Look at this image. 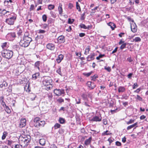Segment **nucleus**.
I'll return each instance as SVG.
<instances>
[{
	"label": "nucleus",
	"instance_id": "obj_48",
	"mask_svg": "<svg viewBox=\"0 0 148 148\" xmlns=\"http://www.w3.org/2000/svg\"><path fill=\"white\" fill-rule=\"evenodd\" d=\"M6 133L5 132H4L3 133V135L2 137V140H4L6 136Z\"/></svg>",
	"mask_w": 148,
	"mask_h": 148
},
{
	"label": "nucleus",
	"instance_id": "obj_34",
	"mask_svg": "<svg viewBox=\"0 0 148 148\" xmlns=\"http://www.w3.org/2000/svg\"><path fill=\"white\" fill-rule=\"evenodd\" d=\"M76 9L77 10H78L79 11V12L81 11V8H80V6L78 2H76Z\"/></svg>",
	"mask_w": 148,
	"mask_h": 148
},
{
	"label": "nucleus",
	"instance_id": "obj_58",
	"mask_svg": "<svg viewBox=\"0 0 148 148\" xmlns=\"http://www.w3.org/2000/svg\"><path fill=\"white\" fill-rule=\"evenodd\" d=\"M58 101L59 103H62V102H64V100L63 99H62L61 98L59 99L58 100Z\"/></svg>",
	"mask_w": 148,
	"mask_h": 148
},
{
	"label": "nucleus",
	"instance_id": "obj_12",
	"mask_svg": "<svg viewBox=\"0 0 148 148\" xmlns=\"http://www.w3.org/2000/svg\"><path fill=\"white\" fill-rule=\"evenodd\" d=\"M45 124V121H40L39 123L35 125V127H37L40 126L43 127Z\"/></svg>",
	"mask_w": 148,
	"mask_h": 148
},
{
	"label": "nucleus",
	"instance_id": "obj_18",
	"mask_svg": "<svg viewBox=\"0 0 148 148\" xmlns=\"http://www.w3.org/2000/svg\"><path fill=\"white\" fill-rule=\"evenodd\" d=\"M8 86L7 83L5 82H3L0 85V87L1 88H5Z\"/></svg>",
	"mask_w": 148,
	"mask_h": 148
},
{
	"label": "nucleus",
	"instance_id": "obj_24",
	"mask_svg": "<svg viewBox=\"0 0 148 148\" xmlns=\"http://www.w3.org/2000/svg\"><path fill=\"white\" fill-rule=\"evenodd\" d=\"M39 118H36L34 120V122L35 123L34 124V126H35V125L38 124L40 121Z\"/></svg>",
	"mask_w": 148,
	"mask_h": 148
},
{
	"label": "nucleus",
	"instance_id": "obj_61",
	"mask_svg": "<svg viewBox=\"0 0 148 148\" xmlns=\"http://www.w3.org/2000/svg\"><path fill=\"white\" fill-rule=\"evenodd\" d=\"M87 96H88L89 97L91 98L92 97V94L90 92H88L87 94Z\"/></svg>",
	"mask_w": 148,
	"mask_h": 148
},
{
	"label": "nucleus",
	"instance_id": "obj_16",
	"mask_svg": "<svg viewBox=\"0 0 148 148\" xmlns=\"http://www.w3.org/2000/svg\"><path fill=\"white\" fill-rule=\"evenodd\" d=\"M92 138V137H90L88 139L86 140L84 142V144L86 145H89L91 141Z\"/></svg>",
	"mask_w": 148,
	"mask_h": 148
},
{
	"label": "nucleus",
	"instance_id": "obj_59",
	"mask_svg": "<svg viewBox=\"0 0 148 148\" xmlns=\"http://www.w3.org/2000/svg\"><path fill=\"white\" fill-rule=\"evenodd\" d=\"M115 144L116 145L118 146H119L121 145V143L120 142L118 141L116 142L115 143Z\"/></svg>",
	"mask_w": 148,
	"mask_h": 148
},
{
	"label": "nucleus",
	"instance_id": "obj_37",
	"mask_svg": "<svg viewBox=\"0 0 148 148\" xmlns=\"http://www.w3.org/2000/svg\"><path fill=\"white\" fill-rule=\"evenodd\" d=\"M92 73V71H91L90 72L88 73H83V75L84 76H85L86 77H88L90 76L91 75V74Z\"/></svg>",
	"mask_w": 148,
	"mask_h": 148
},
{
	"label": "nucleus",
	"instance_id": "obj_52",
	"mask_svg": "<svg viewBox=\"0 0 148 148\" xmlns=\"http://www.w3.org/2000/svg\"><path fill=\"white\" fill-rule=\"evenodd\" d=\"M105 69L107 70L108 72H110L111 71V68L109 67H105Z\"/></svg>",
	"mask_w": 148,
	"mask_h": 148
},
{
	"label": "nucleus",
	"instance_id": "obj_41",
	"mask_svg": "<svg viewBox=\"0 0 148 148\" xmlns=\"http://www.w3.org/2000/svg\"><path fill=\"white\" fill-rule=\"evenodd\" d=\"M58 11L60 14H61L62 12V9L61 6L60 5L58 7Z\"/></svg>",
	"mask_w": 148,
	"mask_h": 148
},
{
	"label": "nucleus",
	"instance_id": "obj_54",
	"mask_svg": "<svg viewBox=\"0 0 148 148\" xmlns=\"http://www.w3.org/2000/svg\"><path fill=\"white\" fill-rule=\"evenodd\" d=\"M22 33V30L20 29H19V30L17 34L18 36H20L21 35Z\"/></svg>",
	"mask_w": 148,
	"mask_h": 148
},
{
	"label": "nucleus",
	"instance_id": "obj_45",
	"mask_svg": "<svg viewBox=\"0 0 148 148\" xmlns=\"http://www.w3.org/2000/svg\"><path fill=\"white\" fill-rule=\"evenodd\" d=\"M56 72L61 76H62V73L61 70V67H60V68L57 70Z\"/></svg>",
	"mask_w": 148,
	"mask_h": 148
},
{
	"label": "nucleus",
	"instance_id": "obj_21",
	"mask_svg": "<svg viewBox=\"0 0 148 148\" xmlns=\"http://www.w3.org/2000/svg\"><path fill=\"white\" fill-rule=\"evenodd\" d=\"M58 121L60 123L62 124L66 122L65 119L62 117L59 118Z\"/></svg>",
	"mask_w": 148,
	"mask_h": 148
},
{
	"label": "nucleus",
	"instance_id": "obj_35",
	"mask_svg": "<svg viewBox=\"0 0 148 148\" xmlns=\"http://www.w3.org/2000/svg\"><path fill=\"white\" fill-rule=\"evenodd\" d=\"M79 26L81 28H83L85 29H87L86 26L83 24L81 23Z\"/></svg>",
	"mask_w": 148,
	"mask_h": 148
},
{
	"label": "nucleus",
	"instance_id": "obj_28",
	"mask_svg": "<svg viewBox=\"0 0 148 148\" xmlns=\"http://www.w3.org/2000/svg\"><path fill=\"white\" fill-rule=\"evenodd\" d=\"M95 56V53H93L91 55H90V60H88V61H90L92 60H93L94 58V56Z\"/></svg>",
	"mask_w": 148,
	"mask_h": 148
},
{
	"label": "nucleus",
	"instance_id": "obj_38",
	"mask_svg": "<svg viewBox=\"0 0 148 148\" xmlns=\"http://www.w3.org/2000/svg\"><path fill=\"white\" fill-rule=\"evenodd\" d=\"M47 17L46 15L44 14L42 16V19L44 22H46L47 21Z\"/></svg>",
	"mask_w": 148,
	"mask_h": 148
},
{
	"label": "nucleus",
	"instance_id": "obj_5",
	"mask_svg": "<svg viewBox=\"0 0 148 148\" xmlns=\"http://www.w3.org/2000/svg\"><path fill=\"white\" fill-rule=\"evenodd\" d=\"M54 93L56 95L60 96L64 93V91L63 89H56L54 90Z\"/></svg>",
	"mask_w": 148,
	"mask_h": 148
},
{
	"label": "nucleus",
	"instance_id": "obj_56",
	"mask_svg": "<svg viewBox=\"0 0 148 148\" xmlns=\"http://www.w3.org/2000/svg\"><path fill=\"white\" fill-rule=\"evenodd\" d=\"M34 5H31L29 8L30 11L33 10L34 9Z\"/></svg>",
	"mask_w": 148,
	"mask_h": 148
},
{
	"label": "nucleus",
	"instance_id": "obj_62",
	"mask_svg": "<svg viewBox=\"0 0 148 148\" xmlns=\"http://www.w3.org/2000/svg\"><path fill=\"white\" fill-rule=\"evenodd\" d=\"M73 7V4L71 3H69V8L71 9Z\"/></svg>",
	"mask_w": 148,
	"mask_h": 148
},
{
	"label": "nucleus",
	"instance_id": "obj_60",
	"mask_svg": "<svg viewBox=\"0 0 148 148\" xmlns=\"http://www.w3.org/2000/svg\"><path fill=\"white\" fill-rule=\"evenodd\" d=\"M85 35V34L84 33H81L79 34V36L80 37H83Z\"/></svg>",
	"mask_w": 148,
	"mask_h": 148
},
{
	"label": "nucleus",
	"instance_id": "obj_55",
	"mask_svg": "<svg viewBox=\"0 0 148 148\" xmlns=\"http://www.w3.org/2000/svg\"><path fill=\"white\" fill-rule=\"evenodd\" d=\"M103 123L105 125H106L107 124V121L106 119H104L103 120Z\"/></svg>",
	"mask_w": 148,
	"mask_h": 148
},
{
	"label": "nucleus",
	"instance_id": "obj_51",
	"mask_svg": "<svg viewBox=\"0 0 148 148\" xmlns=\"http://www.w3.org/2000/svg\"><path fill=\"white\" fill-rule=\"evenodd\" d=\"M137 98L136 99L140 101H142L143 100V99L142 97H141L139 95H137Z\"/></svg>",
	"mask_w": 148,
	"mask_h": 148
},
{
	"label": "nucleus",
	"instance_id": "obj_47",
	"mask_svg": "<svg viewBox=\"0 0 148 148\" xmlns=\"http://www.w3.org/2000/svg\"><path fill=\"white\" fill-rule=\"evenodd\" d=\"M58 132L60 134H62L64 132V130L62 128L60 129L59 131Z\"/></svg>",
	"mask_w": 148,
	"mask_h": 148
},
{
	"label": "nucleus",
	"instance_id": "obj_32",
	"mask_svg": "<svg viewBox=\"0 0 148 148\" xmlns=\"http://www.w3.org/2000/svg\"><path fill=\"white\" fill-rule=\"evenodd\" d=\"M40 62L39 61L36 62L35 64V66L39 69V66L40 64Z\"/></svg>",
	"mask_w": 148,
	"mask_h": 148
},
{
	"label": "nucleus",
	"instance_id": "obj_22",
	"mask_svg": "<svg viewBox=\"0 0 148 148\" xmlns=\"http://www.w3.org/2000/svg\"><path fill=\"white\" fill-rule=\"evenodd\" d=\"M23 39H24V40H25L26 41L30 43L32 41V38L29 36L24 37Z\"/></svg>",
	"mask_w": 148,
	"mask_h": 148
},
{
	"label": "nucleus",
	"instance_id": "obj_30",
	"mask_svg": "<svg viewBox=\"0 0 148 148\" xmlns=\"http://www.w3.org/2000/svg\"><path fill=\"white\" fill-rule=\"evenodd\" d=\"M61 125L58 123H56L54 126V128L55 129H56L60 128Z\"/></svg>",
	"mask_w": 148,
	"mask_h": 148
},
{
	"label": "nucleus",
	"instance_id": "obj_25",
	"mask_svg": "<svg viewBox=\"0 0 148 148\" xmlns=\"http://www.w3.org/2000/svg\"><path fill=\"white\" fill-rule=\"evenodd\" d=\"M90 49L89 48V46H87L85 50V52H84V54L86 55H87L88 53H89V52L90 51Z\"/></svg>",
	"mask_w": 148,
	"mask_h": 148
},
{
	"label": "nucleus",
	"instance_id": "obj_27",
	"mask_svg": "<svg viewBox=\"0 0 148 148\" xmlns=\"http://www.w3.org/2000/svg\"><path fill=\"white\" fill-rule=\"evenodd\" d=\"M8 35L10 36L12 38H15L16 35L15 32L10 33L8 34Z\"/></svg>",
	"mask_w": 148,
	"mask_h": 148
},
{
	"label": "nucleus",
	"instance_id": "obj_40",
	"mask_svg": "<svg viewBox=\"0 0 148 148\" xmlns=\"http://www.w3.org/2000/svg\"><path fill=\"white\" fill-rule=\"evenodd\" d=\"M54 8V6L51 4L49 5L48 6V8L49 10H51Z\"/></svg>",
	"mask_w": 148,
	"mask_h": 148
},
{
	"label": "nucleus",
	"instance_id": "obj_6",
	"mask_svg": "<svg viewBox=\"0 0 148 148\" xmlns=\"http://www.w3.org/2000/svg\"><path fill=\"white\" fill-rule=\"evenodd\" d=\"M30 42H27L24 40L23 39V40H21L20 42V44L22 47H28L29 45Z\"/></svg>",
	"mask_w": 148,
	"mask_h": 148
},
{
	"label": "nucleus",
	"instance_id": "obj_42",
	"mask_svg": "<svg viewBox=\"0 0 148 148\" xmlns=\"http://www.w3.org/2000/svg\"><path fill=\"white\" fill-rule=\"evenodd\" d=\"M85 12H84L83 14H82L81 15V17L80 18V19L82 20H84L85 18Z\"/></svg>",
	"mask_w": 148,
	"mask_h": 148
},
{
	"label": "nucleus",
	"instance_id": "obj_49",
	"mask_svg": "<svg viewBox=\"0 0 148 148\" xmlns=\"http://www.w3.org/2000/svg\"><path fill=\"white\" fill-rule=\"evenodd\" d=\"M138 86L137 84L136 83H134V85H133V88L134 89L137 88Z\"/></svg>",
	"mask_w": 148,
	"mask_h": 148
},
{
	"label": "nucleus",
	"instance_id": "obj_31",
	"mask_svg": "<svg viewBox=\"0 0 148 148\" xmlns=\"http://www.w3.org/2000/svg\"><path fill=\"white\" fill-rule=\"evenodd\" d=\"M98 75H95L91 77V79L92 80H93L94 81H95L96 78H98Z\"/></svg>",
	"mask_w": 148,
	"mask_h": 148
},
{
	"label": "nucleus",
	"instance_id": "obj_14",
	"mask_svg": "<svg viewBox=\"0 0 148 148\" xmlns=\"http://www.w3.org/2000/svg\"><path fill=\"white\" fill-rule=\"evenodd\" d=\"M64 58V56L62 54L59 55L58 58L56 59V61L58 63H59L62 60H63Z\"/></svg>",
	"mask_w": 148,
	"mask_h": 148
},
{
	"label": "nucleus",
	"instance_id": "obj_39",
	"mask_svg": "<svg viewBox=\"0 0 148 148\" xmlns=\"http://www.w3.org/2000/svg\"><path fill=\"white\" fill-rule=\"evenodd\" d=\"M127 43H124L123 44H122L121 45L120 47L121 49L122 50V49H123L124 48H125L126 47V46L127 45Z\"/></svg>",
	"mask_w": 148,
	"mask_h": 148
},
{
	"label": "nucleus",
	"instance_id": "obj_15",
	"mask_svg": "<svg viewBox=\"0 0 148 148\" xmlns=\"http://www.w3.org/2000/svg\"><path fill=\"white\" fill-rule=\"evenodd\" d=\"M108 25L110 26L112 30L114 29V28L116 27V25L112 22H109L107 24Z\"/></svg>",
	"mask_w": 148,
	"mask_h": 148
},
{
	"label": "nucleus",
	"instance_id": "obj_64",
	"mask_svg": "<svg viewBox=\"0 0 148 148\" xmlns=\"http://www.w3.org/2000/svg\"><path fill=\"white\" fill-rule=\"evenodd\" d=\"M141 90L140 88L137 89L136 90L134 91V92L138 93Z\"/></svg>",
	"mask_w": 148,
	"mask_h": 148
},
{
	"label": "nucleus",
	"instance_id": "obj_2",
	"mask_svg": "<svg viewBox=\"0 0 148 148\" xmlns=\"http://www.w3.org/2000/svg\"><path fill=\"white\" fill-rule=\"evenodd\" d=\"M2 56L8 59H10L13 56V52L9 50H5L2 51Z\"/></svg>",
	"mask_w": 148,
	"mask_h": 148
},
{
	"label": "nucleus",
	"instance_id": "obj_1",
	"mask_svg": "<svg viewBox=\"0 0 148 148\" xmlns=\"http://www.w3.org/2000/svg\"><path fill=\"white\" fill-rule=\"evenodd\" d=\"M44 79L42 81V83L45 86H47V90L50 89L51 85V83L52 82V80L50 77L49 76H45L43 77Z\"/></svg>",
	"mask_w": 148,
	"mask_h": 148
},
{
	"label": "nucleus",
	"instance_id": "obj_57",
	"mask_svg": "<svg viewBox=\"0 0 148 148\" xmlns=\"http://www.w3.org/2000/svg\"><path fill=\"white\" fill-rule=\"evenodd\" d=\"M7 44V43L6 42L3 43L1 46L2 48H4L5 47H6Z\"/></svg>",
	"mask_w": 148,
	"mask_h": 148
},
{
	"label": "nucleus",
	"instance_id": "obj_9",
	"mask_svg": "<svg viewBox=\"0 0 148 148\" xmlns=\"http://www.w3.org/2000/svg\"><path fill=\"white\" fill-rule=\"evenodd\" d=\"M87 85L91 89H94L96 86L94 82H88L87 83Z\"/></svg>",
	"mask_w": 148,
	"mask_h": 148
},
{
	"label": "nucleus",
	"instance_id": "obj_50",
	"mask_svg": "<svg viewBox=\"0 0 148 148\" xmlns=\"http://www.w3.org/2000/svg\"><path fill=\"white\" fill-rule=\"evenodd\" d=\"M104 134L106 135H108L111 134L112 133H110L107 130L105 132H104Z\"/></svg>",
	"mask_w": 148,
	"mask_h": 148
},
{
	"label": "nucleus",
	"instance_id": "obj_26",
	"mask_svg": "<svg viewBox=\"0 0 148 148\" xmlns=\"http://www.w3.org/2000/svg\"><path fill=\"white\" fill-rule=\"evenodd\" d=\"M29 142V141H28L27 139L25 138L23 140V142L24 144H25V145L23 146V147H26V146L27 145L28 143Z\"/></svg>",
	"mask_w": 148,
	"mask_h": 148
},
{
	"label": "nucleus",
	"instance_id": "obj_23",
	"mask_svg": "<svg viewBox=\"0 0 148 148\" xmlns=\"http://www.w3.org/2000/svg\"><path fill=\"white\" fill-rule=\"evenodd\" d=\"M45 141L44 139H41L39 140V143L42 145H44L45 144Z\"/></svg>",
	"mask_w": 148,
	"mask_h": 148
},
{
	"label": "nucleus",
	"instance_id": "obj_3",
	"mask_svg": "<svg viewBox=\"0 0 148 148\" xmlns=\"http://www.w3.org/2000/svg\"><path fill=\"white\" fill-rule=\"evenodd\" d=\"M6 143L12 148H13V147H14V148H19L20 147L19 145H16L15 142L12 140H8L6 141Z\"/></svg>",
	"mask_w": 148,
	"mask_h": 148
},
{
	"label": "nucleus",
	"instance_id": "obj_8",
	"mask_svg": "<svg viewBox=\"0 0 148 148\" xmlns=\"http://www.w3.org/2000/svg\"><path fill=\"white\" fill-rule=\"evenodd\" d=\"M131 31L134 33L136 32L137 27L135 23H133L131 24Z\"/></svg>",
	"mask_w": 148,
	"mask_h": 148
},
{
	"label": "nucleus",
	"instance_id": "obj_19",
	"mask_svg": "<svg viewBox=\"0 0 148 148\" xmlns=\"http://www.w3.org/2000/svg\"><path fill=\"white\" fill-rule=\"evenodd\" d=\"M125 90V88L123 86H120L118 88V92H123Z\"/></svg>",
	"mask_w": 148,
	"mask_h": 148
},
{
	"label": "nucleus",
	"instance_id": "obj_13",
	"mask_svg": "<svg viewBox=\"0 0 148 148\" xmlns=\"http://www.w3.org/2000/svg\"><path fill=\"white\" fill-rule=\"evenodd\" d=\"M138 124V122H136L132 125H130V126H128V127H127V130H129L133 128L134 127H135L134 128V129H135V128H136V127H138V126H137V125Z\"/></svg>",
	"mask_w": 148,
	"mask_h": 148
},
{
	"label": "nucleus",
	"instance_id": "obj_43",
	"mask_svg": "<svg viewBox=\"0 0 148 148\" xmlns=\"http://www.w3.org/2000/svg\"><path fill=\"white\" fill-rule=\"evenodd\" d=\"M64 36L62 35H61L59 36L58 38V40H60L61 41H63L64 40Z\"/></svg>",
	"mask_w": 148,
	"mask_h": 148
},
{
	"label": "nucleus",
	"instance_id": "obj_7",
	"mask_svg": "<svg viewBox=\"0 0 148 148\" xmlns=\"http://www.w3.org/2000/svg\"><path fill=\"white\" fill-rule=\"evenodd\" d=\"M101 119L102 118L101 115L99 116H93V118H92L90 121L96 122L100 121H101Z\"/></svg>",
	"mask_w": 148,
	"mask_h": 148
},
{
	"label": "nucleus",
	"instance_id": "obj_4",
	"mask_svg": "<svg viewBox=\"0 0 148 148\" xmlns=\"http://www.w3.org/2000/svg\"><path fill=\"white\" fill-rule=\"evenodd\" d=\"M16 17L12 16L10 18L6 19L5 22L9 25H13L14 24V21L16 19Z\"/></svg>",
	"mask_w": 148,
	"mask_h": 148
},
{
	"label": "nucleus",
	"instance_id": "obj_10",
	"mask_svg": "<svg viewBox=\"0 0 148 148\" xmlns=\"http://www.w3.org/2000/svg\"><path fill=\"white\" fill-rule=\"evenodd\" d=\"M26 125V120L25 119H22L21 120L20 126L21 128L25 126Z\"/></svg>",
	"mask_w": 148,
	"mask_h": 148
},
{
	"label": "nucleus",
	"instance_id": "obj_63",
	"mask_svg": "<svg viewBox=\"0 0 148 148\" xmlns=\"http://www.w3.org/2000/svg\"><path fill=\"white\" fill-rule=\"evenodd\" d=\"M9 3V1H8L5 0L4 1V4L5 5L7 6L8 5Z\"/></svg>",
	"mask_w": 148,
	"mask_h": 148
},
{
	"label": "nucleus",
	"instance_id": "obj_44",
	"mask_svg": "<svg viewBox=\"0 0 148 148\" xmlns=\"http://www.w3.org/2000/svg\"><path fill=\"white\" fill-rule=\"evenodd\" d=\"M50 13L52 17L54 18H55L56 17V16L54 12L53 11H51Z\"/></svg>",
	"mask_w": 148,
	"mask_h": 148
},
{
	"label": "nucleus",
	"instance_id": "obj_29",
	"mask_svg": "<svg viewBox=\"0 0 148 148\" xmlns=\"http://www.w3.org/2000/svg\"><path fill=\"white\" fill-rule=\"evenodd\" d=\"M134 41L135 42H140L141 40V38L139 37H136L134 39H133Z\"/></svg>",
	"mask_w": 148,
	"mask_h": 148
},
{
	"label": "nucleus",
	"instance_id": "obj_46",
	"mask_svg": "<svg viewBox=\"0 0 148 148\" xmlns=\"http://www.w3.org/2000/svg\"><path fill=\"white\" fill-rule=\"evenodd\" d=\"M74 19H71V18H69L68 20V23L69 24H71L74 21Z\"/></svg>",
	"mask_w": 148,
	"mask_h": 148
},
{
	"label": "nucleus",
	"instance_id": "obj_11",
	"mask_svg": "<svg viewBox=\"0 0 148 148\" xmlns=\"http://www.w3.org/2000/svg\"><path fill=\"white\" fill-rule=\"evenodd\" d=\"M47 48L49 50H53L55 48V46L53 44L49 43L47 45Z\"/></svg>",
	"mask_w": 148,
	"mask_h": 148
},
{
	"label": "nucleus",
	"instance_id": "obj_33",
	"mask_svg": "<svg viewBox=\"0 0 148 148\" xmlns=\"http://www.w3.org/2000/svg\"><path fill=\"white\" fill-rule=\"evenodd\" d=\"M5 106V111L8 113H10L11 112V110H10L9 109V107L6 106Z\"/></svg>",
	"mask_w": 148,
	"mask_h": 148
},
{
	"label": "nucleus",
	"instance_id": "obj_36",
	"mask_svg": "<svg viewBox=\"0 0 148 148\" xmlns=\"http://www.w3.org/2000/svg\"><path fill=\"white\" fill-rule=\"evenodd\" d=\"M134 120L132 119H130L129 121L126 122V123L127 125H129L132 123L134 122Z\"/></svg>",
	"mask_w": 148,
	"mask_h": 148
},
{
	"label": "nucleus",
	"instance_id": "obj_53",
	"mask_svg": "<svg viewBox=\"0 0 148 148\" xmlns=\"http://www.w3.org/2000/svg\"><path fill=\"white\" fill-rule=\"evenodd\" d=\"M26 138L27 139L28 141H30L31 140V137L29 135H27Z\"/></svg>",
	"mask_w": 148,
	"mask_h": 148
},
{
	"label": "nucleus",
	"instance_id": "obj_17",
	"mask_svg": "<svg viewBox=\"0 0 148 148\" xmlns=\"http://www.w3.org/2000/svg\"><path fill=\"white\" fill-rule=\"evenodd\" d=\"M40 75L39 73H37L34 74L32 76V79L35 80L36 79L37 77Z\"/></svg>",
	"mask_w": 148,
	"mask_h": 148
},
{
	"label": "nucleus",
	"instance_id": "obj_20",
	"mask_svg": "<svg viewBox=\"0 0 148 148\" xmlns=\"http://www.w3.org/2000/svg\"><path fill=\"white\" fill-rule=\"evenodd\" d=\"M0 101L1 104L3 106H6V105L5 102L4 101V97L3 96L1 97H0Z\"/></svg>",
	"mask_w": 148,
	"mask_h": 148
}]
</instances>
